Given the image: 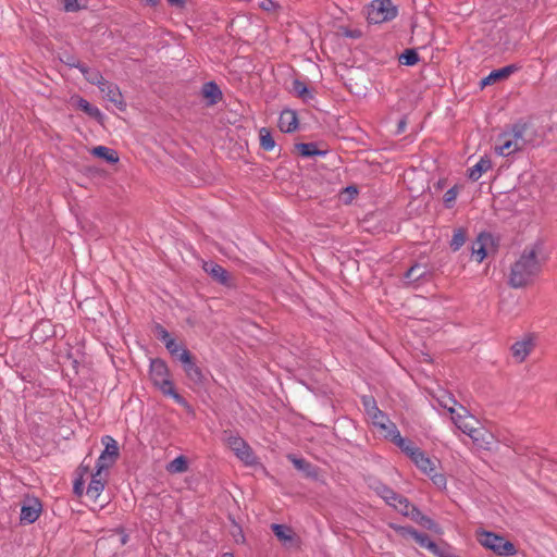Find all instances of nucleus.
Listing matches in <instances>:
<instances>
[{
	"label": "nucleus",
	"mask_w": 557,
	"mask_h": 557,
	"mask_svg": "<svg viewBox=\"0 0 557 557\" xmlns=\"http://www.w3.org/2000/svg\"><path fill=\"white\" fill-rule=\"evenodd\" d=\"M542 267L543 260L540 258V248L537 246L525 248L511 267L509 285L513 288L529 285L541 273Z\"/></svg>",
	"instance_id": "obj_1"
},
{
	"label": "nucleus",
	"mask_w": 557,
	"mask_h": 557,
	"mask_svg": "<svg viewBox=\"0 0 557 557\" xmlns=\"http://www.w3.org/2000/svg\"><path fill=\"white\" fill-rule=\"evenodd\" d=\"M150 379L164 395L171 396L178 404H184L185 399L175 392L172 381L170 380L166 363L161 359H154L150 364Z\"/></svg>",
	"instance_id": "obj_2"
},
{
	"label": "nucleus",
	"mask_w": 557,
	"mask_h": 557,
	"mask_svg": "<svg viewBox=\"0 0 557 557\" xmlns=\"http://www.w3.org/2000/svg\"><path fill=\"white\" fill-rule=\"evenodd\" d=\"M362 405L367 416L371 420L372 424L377 429L379 433L384 437H388V434H391V432L397 428L395 423L392 422L389 418L377 408L373 397L363 396Z\"/></svg>",
	"instance_id": "obj_3"
},
{
	"label": "nucleus",
	"mask_w": 557,
	"mask_h": 557,
	"mask_svg": "<svg viewBox=\"0 0 557 557\" xmlns=\"http://www.w3.org/2000/svg\"><path fill=\"white\" fill-rule=\"evenodd\" d=\"M478 542L499 556H512L516 553L515 545L493 532L481 531L476 535Z\"/></svg>",
	"instance_id": "obj_4"
},
{
	"label": "nucleus",
	"mask_w": 557,
	"mask_h": 557,
	"mask_svg": "<svg viewBox=\"0 0 557 557\" xmlns=\"http://www.w3.org/2000/svg\"><path fill=\"white\" fill-rule=\"evenodd\" d=\"M397 8L391 0H373L368 7V21L372 24H381L395 18Z\"/></svg>",
	"instance_id": "obj_5"
},
{
	"label": "nucleus",
	"mask_w": 557,
	"mask_h": 557,
	"mask_svg": "<svg viewBox=\"0 0 557 557\" xmlns=\"http://www.w3.org/2000/svg\"><path fill=\"white\" fill-rule=\"evenodd\" d=\"M224 442L227 447L240 459L245 465H255L257 458L245 440L232 432H224Z\"/></svg>",
	"instance_id": "obj_6"
},
{
	"label": "nucleus",
	"mask_w": 557,
	"mask_h": 557,
	"mask_svg": "<svg viewBox=\"0 0 557 557\" xmlns=\"http://www.w3.org/2000/svg\"><path fill=\"white\" fill-rule=\"evenodd\" d=\"M411 460L424 474L431 478L437 487L444 488L446 486V478L436 473L438 465L436 459H431L424 451L420 450Z\"/></svg>",
	"instance_id": "obj_7"
},
{
	"label": "nucleus",
	"mask_w": 557,
	"mask_h": 557,
	"mask_svg": "<svg viewBox=\"0 0 557 557\" xmlns=\"http://www.w3.org/2000/svg\"><path fill=\"white\" fill-rule=\"evenodd\" d=\"M180 361L183 363L187 377L195 384L201 385L205 381V375L201 369L194 362L193 357L187 349L181 351Z\"/></svg>",
	"instance_id": "obj_8"
},
{
	"label": "nucleus",
	"mask_w": 557,
	"mask_h": 557,
	"mask_svg": "<svg viewBox=\"0 0 557 557\" xmlns=\"http://www.w3.org/2000/svg\"><path fill=\"white\" fill-rule=\"evenodd\" d=\"M41 509V503L37 498L25 499L21 508V523H34L39 518Z\"/></svg>",
	"instance_id": "obj_9"
},
{
	"label": "nucleus",
	"mask_w": 557,
	"mask_h": 557,
	"mask_svg": "<svg viewBox=\"0 0 557 557\" xmlns=\"http://www.w3.org/2000/svg\"><path fill=\"white\" fill-rule=\"evenodd\" d=\"M98 88L102 94H104L106 98L110 102L114 103L120 110L125 109L126 103L116 84L110 83L107 79H104L102 84L98 86Z\"/></svg>",
	"instance_id": "obj_10"
},
{
	"label": "nucleus",
	"mask_w": 557,
	"mask_h": 557,
	"mask_svg": "<svg viewBox=\"0 0 557 557\" xmlns=\"http://www.w3.org/2000/svg\"><path fill=\"white\" fill-rule=\"evenodd\" d=\"M386 438L397 445L410 459H412L417 453L421 450L419 447L414 446L411 441L401 437L397 428L391 432Z\"/></svg>",
	"instance_id": "obj_11"
},
{
	"label": "nucleus",
	"mask_w": 557,
	"mask_h": 557,
	"mask_svg": "<svg viewBox=\"0 0 557 557\" xmlns=\"http://www.w3.org/2000/svg\"><path fill=\"white\" fill-rule=\"evenodd\" d=\"M461 412L451 416V420L455 425L462 431L465 434L469 432H473V423H476L475 419L469 413V411L465 407H460Z\"/></svg>",
	"instance_id": "obj_12"
},
{
	"label": "nucleus",
	"mask_w": 557,
	"mask_h": 557,
	"mask_svg": "<svg viewBox=\"0 0 557 557\" xmlns=\"http://www.w3.org/2000/svg\"><path fill=\"white\" fill-rule=\"evenodd\" d=\"M203 270L218 283L230 286V274L228 272L215 262H205Z\"/></svg>",
	"instance_id": "obj_13"
},
{
	"label": "nucleus",
	"mask_w": 557,
	"mask_h": 557,
	"mask_svg": "<svg viewBox=\"0 0 557 557\" xmlns=\"http://www.w3.org/2000/svg\"><path fill=\"white\" fill-rule=\"evenodd\" d=\"M521 150L517 145V140H513L508 133L500 135L499 145L495 147V151L499 156L508 157L517 151Z\"/></svg>",
	"instance_id": "obj_14"
},
{
	"label": "nucleus",
	"mask_w": 557,
	"mask_h": 557,
	"mask_svg": "<svg viewBox=\"0 0 557 557\" xmlns=\"http://www.w3.org/2000/svg\"><path fill=\"white\" fill-rule=\"evenodd\" d=\"M533 347H534V344H533L532 339L530 337H528L522 341L516 342L511 346V352H512L513 358L518 362H522L530 355Z\"/></svg>",
	"instance_id": "obj_15"
},
{
	"label": "nucleus",
	"mask_w": 557,
	"mask_h": 557,
	"mask_svg": "<svg viewBox=\"0 0 557 557\" xmlns=\"http://www.w3.org/2000/svg\"><path fill=\"white\" fill-rule=\"evenodd\" d=\"M298 119L293 110H284L278 119V127L282 132L290 133L297 128Z\"/></svg>",
	"instance_id": "obj_16"
},
{
	"label": "nucleus",
	"mask_w": 557,
	"mask_h": 557,
	"mask_svg": "<svg viewBox=\"0 0 557 557\" xmlns=\"http://www.w3.org/2000/svg\"><path fill=\"white\" fill-rule=\"evenodd\" d=\"M411 520L436 534H442L443 532L442 528L434 520L423 515L419 509L411 511Z\"/></svg>",
	"instance_id": "obj_17"
},
{
	"label": "nucleus",
	"mask_w": 557,
	"mask_h": 557,
	"mask_svg": "<svg viewBox=\"0 0 557 557\" xmlns=\"http://www.w3.org/2000/svg\"><path fill=\"white\" fill-rule=\"evenodd\" d=\"M71 66L78 69L84 75L85 79L92 85L99 86L104 81L103 76L98 70L90 69L78 61L77 63H71Z\"/></svg>",
	"instance_id": "obj_18"
},
{
	"label": "nucleus",
	"mask_w": 557,
	"mask_h": 557,
	"mask_svg": "<svg viewBox=\"0 0 557 557\" xmlns=\"http://www.w3.org/2000/svg\"><path fill=\"white\" fill-rule=\"evenodd\" d=\"M515 71H516L515 65H507L502 69L495 70L481 81V86L485 87L487 85L494 84L497 81L505 79L509 75H511Z\"/></svg>",
	"instance_id": "obj_19"
},
{
	"label": "nucleus",
	"mask_w": 557,
	"mask_h": 557,
	"mask_svg": "<svg viewBox=\"0 0 557 557\" xmlns=\"http://www.w3.org/2000/svg\"><path fill=\"white\" fill-rule=\"evenodd\" d=\"M491 242V236L486 234H480L476 240L472 244V256L476 262L481 263L486 257V244Z\"/></svg>",
	"instance_id": "obj_20"
},
{
	"label": "nucleus",
	"mask_w": 557,
	"mask_h": 557,
	"mask_svg": "<svg viewBox=\"0 0 557 557\" xmlns=\"http://www.w3.org/2000/svg\"><path fill=\"white\" fill-rule=\"evenodd\" d=\"M202 97L208 100V104L213 106L222 99V91L214 82L203 84L201 89Z\"/></svg>",
	"instance_id": "obj_21"
},
{
	"label": "nucleus",
	"mask_w": 557,
	"mask_h": 557,
	"mask_svg": "<svg viewBox=\"0 0 557 557\" xmlns=\"http://www.w3.org/2000/svg\"><path fill=\"white\" fill-rule=\"evenodd\" d=\"M271 529L283 545H289L294 542L295 533L289 527L273 523L271 525Z\"/></svg>",
	"instance_id": "obj_22"
},
{
	"label": "nucleus",
	"mask_w": 557,
	"mask_h": 557,
	"mask_svg": "<svg viewBox=\"0 0 557 557\" xmlns=\"http://www.w3.org/2000/svg\"><path fill=\"white\" fill-rule=\"evenodd\" d=\"M104 488V481L101 479V475H97V472L92 474V479L87 487L86 496L92 500L97 502L100 494Z\"/></svg>",
	"instance_id": "obj_23"
},
{
	"label": "nucleus",
	"mask_w": 557,
	"mask_h": 557,
	"mask_svg": "<svg viewBox=\"0 0 557 557\" xmlns=\"http://www.w3.org/2000/svg\"><path fill=\"white\" fill-rule=\"evenodd\" d=\"M91 154L94 157L106 160L108 163L114 164L119 162L117 152L111 148L106 146H97L91 149Z\"/></svg>",
	"instance_id": "obj_24"
},
{
	"label": "nucleus",
	"mask_w": 557,
	"mask_h": 557,
	"mask_svg": "<svg viewBox=\"0 0 557 557\" xmlns=\"http://www.w3.org/2000/svg\"><path fill=\"white\" fill-rule=\"evenodd\" d=\"M492 168V162L487 158H481L479 162L469 169L468 177L475 182L478 181L483 173L487 172Z\"/></svg>",
	"instance_id": "obj_25"
},
{
	"label": "nucleus",
	"mask_w": 557,
	"mask_h": 557,
	"mask_svg": "<svg viewBox=\"0 0 557 557\" xmlns=\"http://www.w3.org/2000/svg\"><path fill=\"white\" fill-rule=\"evenodd\" d=\"M421 547L430 550L435 556L440 557L443 549H441L435 542H433L428 534L418 532L413 539Z\"/></svg>",
	"instance_id": "obj_26"
},
{
	"label": "nucleus",
	"mask_w": 557,
	"mask_h": 557,
	"mask_svg": "<svg viewBox=\"0 0 557 557\" xmlns=\"http://www.w3.org/2000/svg\"><path fill=\"white\" fill-rule=\"evenodd\" d=\"M428 274V270L425 265L413 264L410 267L405 273V278L408 283H414L420 278H423Z\"/></svg>",
	"instance_id": "obj_27"
},
{
	"label": "nucleus",
	"mask_w": 557,
	"mask_h": 557,
	"mask_svg": "<svg viewBox=\"0 0 557 557\" xmlns=\"http://www.w3.org/2000/svg\"><path fill=\"white\" fill-rule=\"evenodd\" d=\"M102 444L104 445V450L101 455L109 457L110 459H117L119 457V446L116 441L107 435L102 437Z\"/></svg>",
	"instance_id": "obj_28"
},
{
	"label": "nucleus",
	"mask_w": 557,
	"mask_h": 557,
	"mask_svg": "<svg viewBox=\"0 0 557 557\" xmlns=\"http://www.w3.org/2000/svg\"><path fill=\"white\" fill-rule=\"evenodd\" d=\"M166 471L172 474L184 473L188 470V461L186 457L178 456L166 465Z\"/></svg>",
	"instance_id": "obj_29"
},
{
	"label": "nucleus",
	"mask_w": 557,
	"mask_h": 557,
	"mask_svg": "<svg viewBox=\"0 0 557 557\" xmlns=\"http://www.w3.org/2000/svg\"><path fill=\"white\" fill-rule=\"evenodd\" d=\"M525 132H527V125L525 124H515L512 126L511 132L508 133L513 140H517V145L520 147L521 150L528 144V140L524 137Z\"/></svg>",
	"instance_id": "obj_30"
},
{
	"label": "nucleus",
	"mask_w": 557,
	"mask_h": 557,
	"mask_svg": "<svg viewBox=\"0 0 557 557\" xmlns=\"http://www.w3.org/2000/svg\"><path fill=\"white\" fill-rule=\"evenodd\" d=\"M293 91L297 97L301 98L306 102L313 99L312 91L309 90L306 84L301 81L295 79L293 82Z\"/></svg>",
	"instance_id": "obj_31"
},
{
	"label": "nucleus",
	"mask_w": 557,
	"mask_h": 557,
	"mask_svg": "<svg viewBox=\"0 0 557 557\" xmlns=\"http://www.w3.org/2000/svg\"><path fill=\"white\" fill-rule=\"evenodd\" d=\"M76 106L78 109H81L94 119L100 120L102 117V113L100 112V110L83 98H77Z\"/></svg>",
	"instance_id": "obj_32"
},
{
	"label": "nucleus",
	"mask_w": 557,
	"mask_h": 557,
	"mask_svg": "<svg viewBox=\"0 0 557 557\" xmlns=\"http://www.w3.org/2000/svg\"><path fill=\"white\" fill-rule=\"evenodd\" d=\"M259 140L261 148L264 149L265 151H271L275 147V140L271 132L265 127H262L259 131Z\"/></svg>",
	"instance_id": "obj_33"
},
{
	"label": "nucleus",
	"mask_w": 557,
	"mask_h": 557,
	"mask_svg": "<svg viewBox=\"0 0 557 557\" xmlns=\"http://www.w3.org/2000/svg\"><path fill=\"white\" fill-rule=\"evenodd\" d=\"M399 513L411 519V511L418 509L412 505L405 496L398 504H395V508Z\"/></svg>",
	"instance_id": "obj_34"
},
{
	"label": "nucleus",
	"mask_w": 557,
	"mask_h": 557,
	"mask_svg": "<svg viewBox=\"0 0 557 557\" xmlns=\"http://www.w3.org/2000/svg\"><path fill=\"white\" fill-rule=\"evenodd\" d=\"M466 243V232L462 228H458L454 232L450 240V248L454 251L459 250Z\"/></svg>",
	"instance_id": "obj_35"
},
{
	"label": "nucleus",
	"mask_w": 557,
	"mask_h": 557,
	"mask_svg": "<svg viewBox=\"0 0 557 557\" xmlns=\"http://www.w3.org/2000/svg\"><path fill=\"white\" fill-rule=\"evenodd\" d=\"M419 61L418 53L412 49L405 50L399 57V62L405 65H414Z\"/></svg>",
	"instance_id": "obj_36"
},
{
	"label": "nucleus",
	"mask_w": 557,
	"mask_h": 557,
	"mask_svg": "<svg viewBox=\"0 0 557 557\" xmlns=\"http://www.w3.org/2000/svg\"><path fill=\"white\" fill-rule=\"evenodd\" d=\"M115 461L116 459H110L107 456L100 455L96 463L97 475H101V472L110 468Z\"/></svg>",
	"instance_id": "obj_37"
},
{
	"label": "nucleus",
	"mask_w": 557,
	"mask_h": 557,
	"mask_svg": "<svg viewBox=\"0 0 557 557\" xmlns=\"http://www.w3.org/2000/svg\"><path fill=\"white\" fill-rule=\"evenodd\" d=\"M467 435H469L473 442L481 447H484L485 444H488V442L485 441V433L482 431V429L474 426L473 432H469Z\"/></svg>",
	"instance_id": "obj_38"
},
{
	"label": "nucleus",
	"mask_w": 557,
	"mask_h": 557,
	"mask_svg": "<svg viewBox=\"0 0 557 557\" xmlns=\"http://www.w3.org/2000/svg\"><path fill=\"white\" fill-rule=\"evenodd\" d=\"M391 528L403 537L411 536L412 539H414V534L418 533V531L411 527H403L392 523Z\"/></svg>",
	"instance_id": "obj_39"
},
{
	"label": "nucleus",
	"mask_w": 557,
	"mask_h": 557,
	"mask_svg": "<svg viewBox=\"0 0 557 557\" xmlns=\"http://www.w3.org/2000/svg\"><path fill=\"white\" fill-rule=\"evenodd\" d=\"M298 150L304 157H312L321 153L313 144H299Z\"/></svg>",
	"instance_id": "obj_40"
},
{
	"label": "nucleus",
	"mask_w": 557,
	"mask_h": 557,
	"mask_svg": "<svg viewBox=\"0 0 557 557\" xmlns=\"http://www.w3.org/2000/svg\"><path fill=\"white\" fill-rule=\"evenodd\" d=\"M394 492L386 485H380L376 487V493L386 502L391 500L394 497Z\"/></svg>",
	"instance_id": "obj_41"
},
{
	"label": "nucleus",
	"mask_w": 557,
	"mask_h": 557,
	"mask_svg": "<svg viewBox=\"0 0 557 557\" xmlns=\"http://www.w3.org/2000/svg\"><path fill=\"white\" fill-rule=\"evenodd\" d=\"M457 195H458V189L456 186L449 188L445 194H444V202L445 205L449 208L451 206V203L456 200L457 198Z\"/></svg>",
	"instance_id": "obj_42"
},
{
	"label": "nucleus",
	"mask_w": 557,
	"mask_h": 557,
	"mask_svg": "<svg viewBox=\"0 0 557 557\" xmlns=\"http://www.w3.org/2000/svg\"><path fill=\"white\" fill-rule=\"evenodd\" d=\"M164 344L171 355L180 358V354L183 349L178 347L174 338H169Z\"/></svg>",
	"instance_id": "obj_43"
},
{
	"label": "nucleus",
	"mask_w": 557,
	"mask_h": 557,
	"mask_svg": "<svg viewBox=\"0 0 557 557\" xmlns=\"http://www.w3.org/2000/svg\"><path fill=\"white\" fill-rule=\"evenodd\" d=\"M259 8L267 12H273L278 8V4L273 0H261Z\"/></svg>",
	"instance_id": "obj_44"
},
{
	"label": "nucleus",
	"mask_w": 557,
	"mask_h": 557,
	"mask_svg": "<svg viewBox=\"0 0 557 557\" xmlns=\"http://www.w3.org/2000/svg\"><path fill=\"white\" fill-rule=\"evenodd\" d=\"M63 5L65 11L67 12H75L78 10L77 0H63Z\"/></svg>",
	"instance_id": "obj_45"
},
{
	"label": "nucleus",
	"mask_w": 557,
	"mask_h": 557,
	"mask_svg": "<svg viewBox=\"0 0 557 557\" xmlns=\"http://www.w3.org/2000/svg\"><path fill=\"white\" fill-rule=\"evenodd\" d=\"M156 331H157V335L160 339H162L164 343L169 339V338H172L169 334V332L162 327L161 325H157L156 326Z\"/></svg>",
	"instance_id": "obj_46"
},
{
	"label": "nucleus",
	"mask_w": 557,
	"mask_h": 557,
	"mask_svg": "<svg viewBox=\"0 0 557 557\" xmlns=\"http://www.w3.org/2000/svg\"><path fill=\"white\" fill-rule=\"evenodd\" d=\"M288 458L293 462V465L299 470H304L308 466V463L304 459L296 458L295 456H288Z\"/></svg>",
	"instance_id": "obj_47"
},
{
	"label": "nucleus",
	"mask_w": 557,
	"mask_h": 557,
	"mask_svg": "<svg viewBox=\"0 0 557 557\" xmlns=\"http://www.w3.org/2000/svg\"><path fill=\"white\" fill-rule=\"evenodd\" d=\"M343 35L349 38H360L362 36V33L360 29L343 28Z\"/></svg>",
	"instance_id": "obj_48"
},
{
	"label": "nucleus",
	"mask_w": 557,
	"mask_h": 557,
	"mask_svg": "<svg viewBox=\"0 0 557 557\" xmlns=\"http://www.w3.org/2000/svg\"><path fill=\"white\" fill-rule=\"evenodd\" d=\"M441 405L444 408H446L451 416H455L457 413L455 408H454V405H456V400L455 399L449 398L448 401H445V403L442 401Z\"/></svg>",
	"instance_id": "obj_49"
},
{
	"label": "nucleus",
	"mask_w": 557,
	"mask_h": 557,
	"mask_svg": "<svg viewBox=\"0 0 557 557\" xmlns=\"http://www.w3.org/2000/svg\"><path fill=\"white\" fill-rule=\"evenodd\" d=\"M404 496L394 492V497L391 500H386V504L395 508V504H398Z\"/></svg>",
	"instance_id": "obj_50"
},
{
	"label": "nucleus",
	"mask_w": 557,
	"mask_h": 557,
	"mask_svg": "<svg viewBox=\"0 0 557 557\" xmlns=\"http://www.w3.org/2000/svg\"><path fill=\"white\" fill-rule=\"evenodd\" d=\"M187 0H168L169 4L177 7V8H184Z\"/></svg>",
	"instance_id": "obj_51"
},
{
	"label": "nucleus",
	"mask_w": 557,
	"mask_h": 557,
	"mask_svg": "<svg viewBox=\"0 0 557 557\" xmlns=\"http://www.w3.org/2000/svg\"><path fill=\"white\" fill-rule=\"evenodd\" d=\"M82 485H83V483L81 481L75 482V484H74L75 494L81 495L83 493Z\"/></svg>",
	"instance_id": "obj_52"
},
{
	"label": "nucleus",
	"mask_w": 557,
	"mask_h": 557,
	"mask_svg": "<svg viewBox=\"0 0 557 557\" xmlns=\"http://www.w3.org/2000/svg\"><path fill=\"white\" fill-rule=\"evenodd\" d=\"M405 127H406V121L405 120H400L399 123H398V133L404 132Z\"/></svg>",
	"instance_id": "obj_53"
},
{
	"label": "nucleus",
	"mask_w": 557,
	"mask_h": 557,
	"mask_svg": "<svg viewBox=\"0 0 557 557\" xmlns=\"http://www.w3.org/2000/svg\"><path fill=\"white\" fill-rule=\"evenodd\" d=\"M440 557H459V556H457L453 553L443 550L442 554L440 555Z\"/></svg>",
	"instance_id": "obj_54"
},
{
	"label": "nucleus",
	"mask_w": 557,
	"mask_h": 557,
	"mask_svg": "<svg viewBox=\"0 0 557 557\" xmlns=\"http://www.w3.org/2000/svg\"><path fill=\"white\" fill-rule=\"evenodd\" d=\"M151 5H157L159 0H146Z\"/></svg>",
	"instance_id": "obj_55"
},
{
	"label": "nucleus",
	"mask_w": 557,
	"mask_h": 557,
	"mask_svg": "<svg viewBox=\"0 0 557 557\" xmlns=\"http://www.w3.org/2000/svg\"><path fill=\"white\" fill-rule=\"evenodd\" d=\"M222 557H234L232 553H224Z\"/></svg>",
	"instance_id": "obj_56"
},
{
	"label": "nucleus",
	"mask_w": 557,
	"mask_h": 557,
	"mask_svg": "<svg viewBox=\"0 0 557 557\" xmlns=\"http://www.w3.org/2000/svg\"><path fill=\"white\" fill-rule=\"evenodd\" d=\"M103 544H104V543H103L102 541H99V542L97 543V549H98L101 545H103Z\"/></svg>",
	"instance_id": "obj_57"
},
{
	"label": "nucleus",
	"mask_w": 557,
	"mask_h": 557,
	"mask_svg": "<svg viewBox=\"0 0 557 557\" xmlns=\"http://www.w3.org/2000/svg\"><path fill=\"white\" fill-rule=\"evenodd\" d=\"M71 63H76V62H75V61H73V60H70V61L67 62V64L71 66Z\"/></svg>",
	"instance_id": "obj_58"
}]
</instances>
